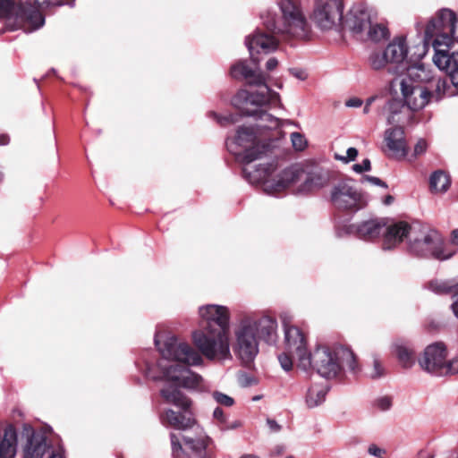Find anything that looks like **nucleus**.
<instances>
[{
	"label": "nucleus",
	"mask_w": 458,
	"mask_h": 458,
	"mask_svg": "<svg viewBox=\"0 0 458 458\" xmlns=\"http://www.w3.org/2000/svg\"><path fill=\"white\" fill-rule=\"evenodd\" d=\"M391 225L386 226V223L384 219L373 218L356 225H349L345 227V232L348 234H353L364 241H372L379 235L384 234L383 246L387 229Z\"/></svg>",
	"instance_id": "dca6fc26"
},
{
	"label": "nucleus",
	"mask_w": 458,
	"mask_h": 458,
	"mask_svg": "<svg viewBox=\"0 0 458 458\" xmlns=\"http://www.w3.org/2000/svg\"><path fill=\"white\" fill-rule=\"evenodd\" d=\"M48 458H65L64 457V449L63 446H58L55 450H53Z\"/></svg>",
	"instance_id": "09e8293b"
},
{
	"label": "nucleus",
	"mask_w": 458,
	"mask_h": 458,
	"mask_svg": "<svg viewBox=\"0 0 458 458\" xmlns=\"http://www.w3.org/2000/svg\"><path fill=\"white\" fill-rule=\"evenodd\" d=\"M454 315L458 318V293L454 295V301L451 305Z\"/></svg>",
	"instance_id": "3c124183"
},
{
	"label": "nucleus",
	"mask_w": 458,
	"mask_h": 458,
	"mask_svg": "<svg viewBox=\"0 0 458 458\" xmlns=\"http://www.w3.org/2000/svg\"><path fill=\"white\" fill-rule=\"evenodd\" d=\"M300 369L303 371L312 369L322 377L332 379L345 370L356 373L358 364L354 353L347 347L318 345L307 358L301 359Z\"/></svg>",
	"instance_id": "39448f33"
},
{
	"label": "nucleus",
	"mask_w": 458,
	"mask_h": 458,
	"mask_svg": "<svg viewBox=\"0 0 458 458\" xmlns=\"http://www.w3.org/2000/svg\"><path fill=\"white\" fill-rule=\"evenodd\" d=\"M377 407L382 411H387L392 406V401L389 397L384 396L377 401Z\"/></svg>",
	"instance_id": "37998d69"
},
{
	"label": "nucleus",
	"mask_w": 458,
	"mask_h": 458,
	"mask_svg": "<svg viewBox=\"0 0 458 458\" xmlns=\"http://www.w3.org/2000/svg\"><path fill=\"white\" fill-rule=\"evenodd\" d=\"M377 96H372V97L369 98L366 100V103H365V104H366L367 106H371V104H372V103L377 99Z\"/></svg>",
	"instance_id": "4d7b16f0"
},
{
	"label": "nucleus",
	"mask_w": 458,
	"mask_h": 458,
	"mask_svg": "<svg viewBox=\"0 0 458 458\" xmlns=\"http://www.w3.org/2000/svg\"><path fill=\"white\" fill-rule=\"evenodd\" d=\"M248 106H243V108H238L241 110L243 115L253 116L259 121L257 127L261 130H274L281 126V121L279 118L268 114L266 111L255 109L253 111L249 110Z\"/></svg>",
	"instance_id": "5701e85b"
},
{
	"label": "nucleus",
	"mask_w": 458,
	"mask_h": 458,
	"mask_svg": "<svg viewBox=\"0 0 458 458\" xmlns=\"http://www.w3.org/2000/svg\"><path fill=\"white\" fill-rule=\"evenodd\" d=\"M338 236H342V233L340 232H337Z\"/></svg>",
	"instance_id": "052dcab7"
},
{
	"label": "nucleus",
	"mask_w": 458,
	"mask_h": 458,
	"mask_svg": "<svg viewBox=\"0 0 458 458\" xmlns=\"http://www.w3.org/2000/svg\"><path fill=\"white\" fill-rule=\"evenodd\" d=\"M386 147L391 151V156L396 158H403L407 155L408 148L402 127L396 126L387 129L385 132Z\"/></svg>",
	"instance_id": "aec40b11"
},
{
	"label": "nucleus",
	"mask_w": 458,
	"mask_h": 458,
	"mask_svg": "<svg viewBox=\"0 0 458 458\" xmlns=\"http://www.w3.org/2000/svg\"><path fill=\"white\" fill-rule=\"evenodd\" d=\"M328 392V386L323 384L311 385L305 395V403L308 408L312 409L322 404Z\"/></svg>",
	"instance_id": "b1692460"
},
{
	"label": "nucleus",
	"mask_w": 458,
	"mask_h": 458,
	"mask_svg": "<svg viewBox=\"0 0 458 458\" xmlns=\"http://www.w3.org/2000/svg\"><path fill=\"white\" fill-rule=\"evenodd\" d=\"M278 65V61L276 57H270L266 63V69L269 72L273 71Z\"/></svg>",
	"instance_id": "8fccbe9b"
},
{
	"label": "nucleus",
	"mask_w": 458,
	"mask_h": 458,
	"mask_svg": "<svg viewBox=\"0 0 458 458\" xmlns=\"http://www.w3.org/2000/svg\"><path fill=\"white\" fill-rule=\"evenodd\" d=\"M245 45L250 52V58L255 64H258L259 60L255 57V54L263 53L267 55L275 51L278 47V40L260 30H257L254 34L246 38Z\"/></svg>",
	"instance_id": "a211bd4d"
},
{
	"label": "nucleus",
	"mask_w": 458,
	"mask_h": 458,
	"mask_svg": "<svg viewBox=\"0 0 458 458\" xmlns=\"http://www.w3.org/2000/svg\"><path fill=\"white\" fill-rule=\"evenodd\" d=\"M394 197L392 195H387L385 197L383 203L386 206L391 205L394 202Z\"/></svg>",
	"instance_id": "6e6d98bb"
},
{
	"label": "nucleus",
	"mask_w": 458,
	"mask_h": 458,
	"mask_svg": "<svg viewBox=\"0 0 458 458\" xmlns=\"http://www.w3.org/2000/svg\"><path fill=\"white\" fill-rule=\"evenodd\" d=\"M200 327L192 332V341L198 350L175 336L167 337L163 344L155 336L156 347L165 360H172L181 363H158L164 378L174 382L176 386H168L161 389V396L167 403L174 404L183 410V412H175L169 409L165 411V420L169 425L176 429L186 430L191 428L196 420L188 408L191 401L177 387L202 391L205 387L203 377L188 367L202 366L203 357L209 360H225L230 359L229 323L230 313L227 307L217 304H206L199 308Z\"/></svg>",
	"instance_id": "f257e3e1"
},
{
	"label": "nucleus",
	"mask_w": 458,
	"mask_h": 458,
	"mask_svg": "<svg viewBox=\"0 0 458 458\" xmlns=\"http://www.w3.org/2000/svg\"><path fill=\"white\" fill-rule=\"evenodd\" d=\"M252 326V318H244L235 332V353L246 364L250 363L259 353V342Z\"/></svg>",
	"instance_id": "ddd939ff"
},
{
	"label": "nucleus",
	"mask_w": 458,
	"mask_h": 458,
	"mask_svg": "<svg viewBox=\"0 0 458 458\" xmlns=\"http://www.w3.org/2000/svg\"><path fill=\"white\" fill-rule=\"evenodd\" d=\"M212 397L216 403L225 407H231L234 404L233 398L219 391L213 392Z\"/></svg>",
	"instance_id": "473e14b6"
},
{
	"label": "nucleus",
	"mask_w": 458,
	"mask_h": 458,
	"mask_svg": "<svg viewBox=\"0 0 458 458\" xmlns=\"http://www.w3.org/2000/svg\"><path fill=\"white\" fill-rule=\"evenodd\" d=\"M240 458H259V457L256 454H246L242 455Z\"/></svg>",
	"instance_id": "13d9d810"
},
{
	"label": "nucleus",
	"mask_w": 458,
	"mask_h": 458,
	"mask_svg": "<svg viewBox=\"0 0 458 458\" xmlns=\"http://www.w3.org/2000/svg\"><path fill=\"white\" fill-rule=\"evenodd\" d=\"M451 186L449 174L443 170L434 171L429 176V188L433 193H445Z\"/></svg>",
	"instance_id": "393cba45"
},
{
	"label": "nucleus",
	"mask_w": 458,
	"mask_h": 458,
	"mask_svg": "<svg viewBox=\"0 0 458 458\" xmlns=\"http://www.w3.org/2000/svg\"><path fill=\"white\" fill-rule=\"evenodd\" d=\"M284 344L287 352L296 356L297 366L301 367L302 358H307L310 352L307 350L306 338L301 329L294 326L284 324Z\"/></svg>",
	"instance_id": "f3484780"
},
{
	"label": "nucleus",
	"mask_w": 458,
	"mask_h": 458,
	"mask_svg": "<svg viewBox=\"0 0 458 458\" xmlns=\"http://www.w3.org/2000/svg\"><path fill=\"white\" fill-rule=\"evenodd\" d=\"M367 37L374 42H378L385 39L388 36V30L386 25L377 22V18L371 21L370 24L367 27Z\"/></svg>",
	"instance_id": "cd10ccee"
},
{
	"label": "nucleus",
	"mask_w": 458,
	"mask_h": 458,
	"mask_svg": "<svg viewBox=\"0 0 458 458\" xmlns=\"http://www.w3.org/2000/svg\"><path fill=\"white\" fill-rule=\"evenodd\" d=\"M242 426V423L239 420H235L233 423L227 425L225 427L226 429H234Z\"/></svg>",
	"instance_id": "5fc2aeb1"
},
{
	"label": "nucleus",
	"mask_w": 458,
	"mask_h": 458,
	"mask_svg": "<svg viewBox=\"0 0 458 458\" xmlns=\"http://www.w3.org/2000/svg\"><path fill=\"white\" fill-rule=\"evenodd\" d=\"M368 453L375 456L376 458H384V455L386 454V451L383 448L378 447L377 445L372 444L368 448Z\"/></svg>",
	"instance_id": "a19ab883"
},
{
	"label": "nucleus",
	"mask_w": 458,
	"mask_h": 458,
	"mask_svg": "<svg viewBox=\"0 0 458 458\" xmlns=\"http://www.w3.org/2000/svg\"><path fill=\"white\" fill-rule=\"evenodd\" d=\"M34 3L37 9L47 8L51 6H61L64 4L73 5L75 0H30Z\"/></svg>",
	"instance_id": "7c9ffc66"
},
{
	"label": "nucleus",
	"mask_w": 458,
	"mask_h": 458,
	"mask_svg": "<svg viewBox=\"0 0 458 458\" xmlns=\"http://www.w3.org/2000/svg\"><path fill=\"white\" fill-rule=\"evenodd\" d=\"M393 352L403 368H411L414 364V352L408 344L394 343Z\"/></svg>",
	"instance_id": "bb28decb"
},
{
	"label": "nucleus",
	"mask_w": 458,
	"mask_h": 458,
	"mask_svg": "<svg viewBox=\"0 0 458 458\" xmlns=\"http://www.w3.org/2000/svg\"><path fill=\"white\" fill-rule=\"evenodd\" d=\"M291 140H292L293 147L296 150H302L305 148V147L307 145V141H306L304 136L300 132H293L291 134Z\"/></svg>",
	"instance_id": "72a5a7b5"
},
{
	"label": "nucleus",
	"mask_w": 458,
	"mask_h": 458,
	"mask_svg": "<svg viewBox=\"0 0 458 458\" xmlns=\"http://www.w3.org/2000/svg\"><path fill=\"white\" fill-rule=\"evenodd\" d=\"M9 137L8 135H5V134H1L0 135V146H4V145H7L9 143Z\"/></svg>",
	"instance_id": "864d4df0"
},
{
	"label": "nucleus",
	"mask_w": 458,
	"mask_h": 458,
	"mask_svg": "<svg viewBox=\"0 0 458 458\" xmlns=\"http://www.w3.org/2000/svg\"><path fill=\"white\" fill-rule=\"evenodd\" d=\"M371 169V163L369 158H365L362 160L360 164H354L352 165V170L357 174H361L363 172L370 171Z\"/></svg>",
	"instance_id": "58836bf2"
},
{
	"label": "nucleus",
	"mask_w": 458,
	"mask_h": 458,
	"mask_svg": "<svg viewBox=\"0 0 458 458\" xmlns=\"http://www.w3.org/2000/svg\"><path fill=\"white\" fill-rule=\"evenodd\" d=\"M447 350L444 343L437 342L428 345L419 358L422 370L436 376L445 377L458 373V357L447 360Z\"/></svg>",
	"instance_id": "9b49d317"
},
{
	"label": "nucleus",
	"mask_w": 458,
	"mask_h": 458,
	"mask_svg": "<svg viewBox=\"0 0 458 458\" xmlns=\"http://www.w3.org/2000/svg\"><path fill=\"white\" fill-rule=\"evenodd\" d=\"M451 241L452 243L458 245V229H455L452 232Z\"/></svg>",
	"instance_id": "603ef678"
},
{
	"label": "nucleus",
	"mask_w": 458,
	"mask_h": 458,
	"mask_svg": "<svg viewBox=\"0 0 458 458\" xmlns=\"http://www.w3.org/2000/svg\"><path fill=\"white\" fill-rule=\"evenodd\" d=\"M171 438V445H172V453L174 457L180 458L182 454V447L180 443V437L176 436L175 434L172 433L170 435Z\"/></svg>",
	"instance_id": "f704fd0d"
},
{
	"label": "nucleus",
	"mask_w": 458,
	"mask_h": 458,
	"mask_svg": "<svg viewBox=\"0 0 458 458\" xmlns=\"http://www.w3.org/2000/svg\"><path fill=\"white\" fill-rule=\"evenodd\" d=\"M358 156V150L355 148H349L346 151V156H341L338 154H335V158L336 160H340L344 164H348L351 161H354Z\"/></svg>",
	"instance_id": "c9c22d12"
},
{
	"label": "nucleus",
	"mask_w": 458,
	"mask_h": 458,
	"mask_svg": "<svg viewBox=\"0 0 458 458\" xmlns=\"http://www.w3.org/2000/svg\"><path fill=\"white\" fill-rule=\"evenodd\" d=\"M403 239L408 240L409 250L418 257H433L445 260L454 256V251H446L440 234L420 222L408 224L397 222L387 229L383 250L394 249Z\"/></svg>",
	"instance_id": "f03ea898"
},
{
	"label": "nucleus",
	"mask_w": 458,
	"mask_h": 458,
	"mask_svg": "<svg viewBox=\"0 0 458 458\" xmlns=\"http://www.w3.org/2000/svg\"><path fill=\"white\" fill-rule=\"evenodd\" d=\"M231 76L234 79H244L250 86L260 88L256 92H249L246 89L239 90L232 99V104L236 108H243V106L256 107L276 105L280 102V96L267 85V77L260 72L251 69L246 61H239L230 70Z\"/></svg>",
	"instance_id": "0eeeda50"
},
{
	"label": "nucleus",
	"mask_w": 458,
	"mask_h": 458,
	"mask_svg": "<svg viewBox=\"0 0 458 458\" xmlns=\"http://www.w3.org/2000/svg\"><path fill=\"white\" fill-rule=\"evenodd\" d=\"M23 435L27 437L24 446L25 458H42L48 447L45 435L35 432L29 425H24Z\"/></svg>",
	"instance_id": "6ab92c4d"
},
{
	"label": "nucleus",
	"mask_w": 458,
	"mask_h": 458,
	"mask_svg": "<svg viewBox=\"0 0 458 458\" xmlns=\"http://www.w3.org/2000/svg\"><path fill=\"white\" fill-rule=\"evenodd\" d=\"M328 200L337 210L357 212L368 205L367 194L352 177H344L329 188Z\"/></svg>",
	"instance_id": "1a4fd4ad"
},
{
	"label": "nucleus",
	"mask_w": 458,
	"mask_h": 458,
	"mask_svg": "<svg viewBox=\"0 0 458 458\" xmlns=\"http://www.w3.org/2000/svg\"><path fill=\"white\" fill-rule=\"evenodd\" d=\"M278 360L284 370L290 371L292 369L293 360L287 353H281L278 355Z\"/></svg>",
	"instance_id": "4c0bfd02"
},
{
	"label": "nucleus",
	"mask_w": 458,
	"mask_h": 458,
	"mask_svg": "<svg viewBox=\"0 0 458 458\" xmlns=\"http://www.w3.org/2000/svg\"><path fill=\"white\" fill-rule=\"evenodd\" d=\"M285 458H294V457H293V456H287V457H285Z\"/></svg>",
	"instance_id": "680f3d73"
},
{
	"label": "nucleus",
	"mask_w": 458,
	"mask_h": 458,
	"mask_svg": "<svg viewBox=\"0 0 458 458\" xmlns=\"http://www.w3.org/2000/svg\"><path fill=\"white\" fill-rule=\"evenodd\" d=\"M208 115H209V117L216 120V123L222 126H225L229 123H235L238 122L237 117L233 114L223 116V115L216 114V112H209Z\"/></svg>",
	"instance_id": "2f4dec72"
},
{
	"label": "nucleus",
	"mask_w": 458,
	"mask_h": 458,
	"mask_svg": "<svg viewBox=\"0 0 458 458\" xmlns=\"http://www.w3.org/2000/svg\"><path fill=\"white\" fill-rule=\"evenodd\" d=\"M375 19L376 12L372 8L364 4H357L343 18L341 29L348 30L354 35H361Z\"/></svg>",
	"instance_id": "2eb2a0df"
},
{
	"label": "nucleus",
	"mask_w": 458,
	"mask_h": 458,
	"mask_svg": "<svg viewBox=\"0 0 458 458\" xmlns=\"http://www.w3.org/2000/svg\"><path fill=\"white\" fill-rule=\"evenodd\" d=\"M268 150L267 146H257L255 153L243 156L241 163L243 165L242 174L250 184H262L263 191L268 195H277L289 187L300 182L305 172L298 166H290L277 174L274 164L253 165V162L263 157Z\"/></svg>",
	"instance_id": "20e7f679"
},
{
	"label": "nucleus",
	"mask_w": 458,
	"mask_h": 458,
	"mask_svg": "<svg viewBox=\"0 0 458 458\" xmlns=\"http://www.w3.org/2000/svg\"><path fill=\"white\" fill-rule=\"evenodd\" d=\"M384 375V368L380 362V360L374 357L373 359V369L372 371L369 373V377L371 378H378L381 377Z\"/></svg>",
	"instance_id": "e433bc0d"
},
{
	"label": "nucleus",
	"mask_w": 458,
	"mask_h": 458,
	"mask_svg": "<svg viewBox=\"0 0 458 458\" xmlns=\"http://www.w3.org/2000/svg\"><path fill=\"white\" fill-rule=\"evenodd\" d=\"M363 102L359 98H351L345 102V106L348 107H360Z\"/></svg>",
	"instance_id": "49530a36"
},
{
	"label": "nucleus",
	"mask_w": 458,
	"mask_h": 458,
	"mask_svg": "<svg viewBox=\"0 0 458 458\" xmlns=\"http://www.w3.org/2000/svg\"><path fill=\"white\" fill-rule=\"evenodd\" d=\"M427 148H428V144H427L426 140L423 139L419 140L414 147L413 156L416 157L418 156L424 154L427 150Z\"/></svg>",
	"instance_id": "79ce46f5"
},
{
	"label": "nucleus",
	"mask_w": 458,
	"mask_h": 458,
	"mask_svg": "<svg viewBox=\"0 0 458 458\" xmlns=\"http://www.w3.org/2000/svg\"><path fill=\"white\" fill-rule=\"evenodd\" d=\"M344 0H314L311 20L321 30H338L344 18Z\"/></svg>",
	"instance_id": "f8f14e48"
},
{
	"label": "nucleus",
	"mask_w": 458,
	"mask_h": 458,
	"mask_svg": "<svg viewBox=\"0 0 458 458\" xmlns=\"http://www.w3.org/2000/svg\"><path fill=\"white\" fill-rule=\"evenodd\" d=\"M428 79V74L422 65H413L407 69V75L391 81L394 89L399 85L403 99L407 108L418 111L424 108L429 102H438L445 97L458 94V89L450 86L445 79L432 80L427 87L420 86V81Z\"/></svg>",
	"instance_id": "7ed1b4c3"
},
{
	"label": "nucleus",
	"mask_w": 458,
	"mask_h": 458,
	"mask_svg": "<svg viewBox=\"0 0 458 458\" xmlns=\"http://www.w3.org/2000/svg\"><path fill=\"white\" fill-rule=\"evenodd\" d=\"M279 14L267 10L260 14L265 28L274 34L308 38L310 27L301 4L295 0H276Z\"/></svg>",
	"instance_id": "423d86ee"
},
{
	"label": "nucleus",
	"mask_w": 458,
	"mask_h": 458,
	"mask_svg": "<svg viewBox=\"0 0 458 458\" xmlns=\"http://www.w3.org/2000/svg\"><path fill=\"white\" fill-rule=\"evenodd\" d=\"M404 102L401 99L392 98L386 102L383 107V114L386 115L389 124L402 123L401 114L405 108Z\"/></svg>",
	"instance_id": "a878e982"
},
{
	"label": "nucleus",
	"mask_w": 458,
	"mask_h": 458,
	"mask_svg": "<svg viewBox=\"0 0 458 458\" xmlns=\"http://www.w3.org/2000/svg\"><path fill=\"white\" fill-rule=\"evenodd\" d=\"M428 287L433 293L437 294L453 293V299L454 295L458 293V283L452 284L448 281H432L429 283Z\"/></svg>",
	"instance_id": "c85d7f7f"
},
{
	"label": "nucleus",
	"mask_w": 458,
	"mask_h": 458,
	"mask_svg": "<svg viewBox=\"0 0 458 458\" xmlns=\"http://www.w3.org/2000/svg\"><path fill=\"white\" fill-rule=\"evenodd\" d=\"M44 24V15L30 4L21 0H0V35L17 30L32 33Z\"/></svg>",
	"instance_id": "6e6552de"
},
{
	"label": "nucleus",
	"mask_w": 458,
	"mask_h": 458,
	"mask_svg": "<svg viewBox=\"0 0 458 458\" xmlns=\"http://www.w3.org/2000/svg\"><path fill=\"white\" fill-rule=\"evenodd\" d=\"M267 424L271 432L276 433L281 430V426L275 420L267 419Z\"/></svg>",
	"instance_id": "de8ad7c7"
},
{
	"label": "nucleus",
	"mask_w": 458,
	"mask_h": 458,
	"mask_svg": "<svg viewBox=\"0 0 458 458\" xmlns=\"http://www.w3.org/2000/svg\"><path fill=\"white\" fill-rule=\"evenodd\" d=\"M330 174L328 171L318 170L308 174L303 182L299 186L297 192L305 194L321 189L328 184Z\"/></svg>",
	"instance_id": "4be33fe9"
},
{
	"label": "nucleus",
	"mask_w": 458,
	"mask_h": 458,
	"mask_svg": "<svg viewBox=\"0 0 458 458\" xmlns=\"http://www.w3.org/2000/svg\"><path fill=\"white\" fill-rule=\"evenodd\" d=\"M226 148L236 159L241 162L243 160V156L248 153H255L257 146H266L257 140L255 131L252 127H239L236 135L230 139L228 138L225 142Z\"/></svg>",
	"instance_id": "4468645a"
},
{
	"label": "nucleus",
	"mask_w": 458,
	"mask_h": 458,
	"mask_svg": "<svg viewBox=\"0 0 458 458\" xmlns=\"http://www.w3.org/2000/svg\"><path fill=\"white\" fill-rule=\"evenodd\" d=\"M361 182H368L373 185H376V186H380V187H383V188H387V184L382 181L380 178L378 177H376V176H372V175H363L362 178H361Z\"/></svg>",
	"instance_id": "ea45409f"
},
{
	"label": "nucleus",
	"mask_w": 458,
	"mask_h": 458,
	"mask_svg": "<svg viewBox=\"0 0 458 458\" xmlns=\"http://www.w3.org/2000/svg\"><path fill=\"white\" fill-rule=\"evenodd\" d=\"M369 110H370V106H367V105L365 104L364 108H363V113H364V114H368V113L369 112Z\"/></svg>",
	"instance_id": "bf43d9fd"
},
{
	"label": "nucleus",
	"mask_w": 458,
	"mask_h": 458,
	"mask_svg": "<svg viewBox=\"0 0 458 458\" xmlns=\"http://www.w3.org/2000/svg\"><path fill=\"white\" fill-rule=\"evenodd\" d=\"M409 47L406 37L394 38L383 51H374L369 56V64L375 71L386 69L390 74H397L403 65Z\"/></svg>",
	"instance_id": "9d476101"
},
{
	"label": "nucleus",
	"mask_w": 458,
	"mask_h": 458,
	"mask_svg": "<svg viewBox=\"0 0 458 458\" xmlns=\"http://www.w3.org/2000/svg\"><path fill=\"white\" fill-rule=\"evenodd\" d=\"M290 73L301 81H305L308 78V74L305 70L300 68H292L290 69Z\"/></svg>",
	"instance_id": "c03bdc74"
},
{
	"label": "nucleus",
	"mask_w": 458,
	"mask_h": 458,
	"mask_svg": "<svg viewBox=\"0 0 458 458\" xmlns=\"http://www.w3.org/2000/svg\"><path fill=\"white\" fill-rule=\"evenodd\" d=\"M253 332L267 344L276 341L277 322L269 316H263L258 319L252 318Z\"/></svg>",
	"instance_id": "412c9836"
},
{
	"label": "nucleus",
	"mask_w": 458,
	"mask_h": 458,
	"mask_svg": "<svg viewBox=\"0 0 458 458\" xmlns=\"http://www.w3.org/2000/svg\"><path fill=\"white\" fill-rule=\"evenodd\" d=\"M186 448L193 452L195 454H201L206 449V443L202 437L193 438L191 437H182Z\"/></svg>",
	"instance_id": "c756f323"
},
{
	"label": "nucleus",
	"mask_w": 458,
	"mask_h": 458,
	"mask_svg": "<svg viewBox=\"0 0 458 458\" xmlns=\"http://www.w3.org/2000/svg\"><path fill=\"white\" fill-rule=\"evenodd\" d=\"M213 418L221 424H225L226 422V417L224 413V411L220 407H216L214 410Z\"/></svg>",
	"instance_id": "a18cd8bd"
}]
</instances>
